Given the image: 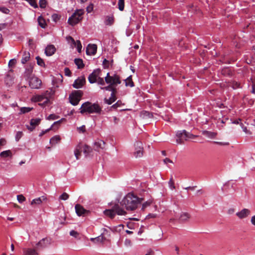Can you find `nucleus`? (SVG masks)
Instances as JSON below:
<instances>
[{"label": "nucleus", "instance_id": "f257e3e1", "mask_svg": "<svg viewBox=\"0 0 255 255\" xmlns=\"http://www.w3.org/2000/svg\"><path fill=\"white\" fill-rule=\"evenodd\" d=\"M142 198H139L132 193H128L120 202V205L125 207L126 210L133 211L135 210L138 204L141 203Z\"/></svg>", "mask_w": 255, "mask_h": 255}, {"label": "nucleus", "instance_id": "f03ea898", "mask_svg": "<svg viewBox=\"0 0 255 255\" xmlns=\"http://www.w3.org/2000/svg\"><path fill=\"white\" fill-rule=\"evenodd\" d=\"M80 110L81 114H84L85 112H88L90 114H100L102 111V108L99 104L97 103L92 104L89 102L83 103L81 107Z\"/></svg>", "mask_w": 255, "mask_h": 255}, {"label": "nucleus", "instance_id": "7ed1b4c3", "mask_svg": "<svg viewBox=\"0 0 255 255\" xmlns=\"http://www.w3.org/2000/svg\"><path fill=\"white\" fill-rule=\"evenodd\" d=\"M104 213L107 216L111 218H114L116 214L118 215H126V211L123 208L121 207L119 204H116L113 206L112 209L105 210Z\"/></svg>", "mask_w": 255, "mask_h": 255}, {"label": "nucleus", "instance_id": "20e7f679", "mask_svg": "<svg viewBox=\"0 0 255 255\" xmlns=\"http://www.w3.org/2000/svg\"><path fill=\"white\" fill-rule=\"evenodd\" d=\"M176 135L177 137L176 142L179 144L183 143L184 140L194 139L196 137V135L187 132L185 130L178 131Z\"/></svg>", "mask_w": 255, "mask_h": 255}, {"label": "nucleus", "instance_id": "39448f33", "mask_svg": "<svg viewBox=\"0 0 255 255\" xmlns=\"http://www.w3.org/2000/svg\"><path fill=\"white\" fill-rule=\"evenodd\" d=\"M84 10L83 9H77L68 20V22L71 25H75L83 19Z\"/></svg>", "mask_w": 255, "mask_h": 255}, {"label": "nucleus", "instance_id": "423d86ee", "mask_svg": "<svg viewBox=\"0 0 255 255\" xmlns=\"http://www.w3.org/2000/svg\"><path fill=\"white\" fill-rule=\"evenodd\" d=\"M83 95V91L81 90L74 91L69 97L70 103L73 106L77 105Z\"/></svg>", "mask_w": 255, "mask_h": 255}, {"label": "nucleus", "instance_id": "0eeeda50", "mask_svg": "<svg viewBox=\"0 0 255 255\" xmlns=\"http://www.w3.org/2000/svg\"><path fill=\"white\" fill-rule=\"evenodd\" d=\"M105 81L107 84L113 86H117L121 83L119 76L116 74L110 76L109 73H107Z\"/></svg>", "mask_w": 255, "mask_h": 255}, {"label": "nucleus", "instance_id": "6e6552de", "mask_svg": "<svg viewBox=\"0 0 255 255\" xmlns=\"http://www.w3.org/2000/svg\"><path fill=\"white\" fill-rule=\"evenodd\" d=\"M55 90L53 88H49L42 94L45 98V101L42 104H39V105L42 106L48 104L49 102L50 99H51L55 94Z\"/></svg>", "mask_w": 255, "mask_h": 255}, {"label": "nucleus", "instance_id": "1a4fd4ad", "mask_svg": "<svg viewBox=\"0 0 255 255\" xmlns=\"http://www.w3.org/2000/svg\"><path fill=\"white\" fill-rule=\"evenodd\" d=\"M42 82L41 80L35 76H32L29 79V85L32 89H39Z\"/></svg>", "mask_w": 255, "mask_h": 255}, {"label": "nucleus", "instance_id": "9d476101", "mask_svg": "<svg viewBox=\"0 0 255 255\" xmlns=\"http://www.w3.org/2000/svg\"><path fill=\"white\" fill-rule=\"evenodd\" d=\"M101 72V71L100 69L94 70L88 77L89 82L91 84L96 82L98 77H100Z\"/></svg>", "mask_w": 255, "mask_h": 255}, {"label": "nucleus", "instance_id": "9b49d317", "mask_svg": "<svg viewBox=\"0 0 255 255\" xmlns=\"http://www.w3.org/2000/svg\"><path fill=\"white\" fill-rule=\"evenodd\" d=\"M135 151L134 153L135 157H140L143 155L142 143L140 141H137L134 143Z\"/></svg>", "mask_w": 255, "mask_h": 255}, {"label": "nucleus", "instance_id": "f8f14e48", "mask_svg": "<svg viewBox=\"0 0 255 255\" xmlns=\"http://www.w3.org/2000/svg\"><path fill=\"white\" fill-rule=\"evenodd\" d=\"M94 148L98 152L105 150L106 149V143L102 140L98 139L94 142Z\"/></svg>", "mask_w": 255, "mask_h": 255}, {"label": "nucleus", "instance_id": "ddd939ff", "mask_svg": "<svg viewBox=\"0 0 255 255\" xmlns=\"http://www.w3.org/2000/svg\"><path fill=\"white\" fill-rule=\"evenodd\" d=\"M51 244V240L48 238H43L36 244V247L39 249H42L48 247Z\"/></svg>", "mask_w": 255, "mask_h": 255}, {"label": "nucleus", "instance_id": "4468645a", "mask_svg": "<svg viewBox=\"0 0 255 255\" xmlns=\"http://www.w3.org/2000/svg\"><path fill=\"white\" fill-rule=\"evenodd\" d=\"M86 82L85 78L83 76L78 77L75 80L72 86L74 88L79 89L82 88Z\"/></svg>", "mask_w": 255, "mask_h": 255}, {"label": "nucleus", "instance_id": "2eb2a0df", "mask_svg": "<svg viewBox=\"0 0 255 255\" xmlns=\"http://www.w3.org/2000/svg\"><path fill=\"white\" fill-rule=\"evenodd\" d=\"M75 211L78 216H85L89 213V211L85 209L80 204H76L75 206Z\"/></svg>", "mask_w": 255, "mask_h": 255}, {"label": "nucleus", "instance_id": "dca6fc26", "mask_svg": "<svg viewBox=\"0 0 255 255\" xmlns=\"http://www.w3.org/2000/svg\"><path fill=\"white\" fill-rule=\"evenodd\" d=\"M97 46L94 44H89L86 49V53L89 55H94L97 52Z\"/></svg>", "mask_w": 255, "mask_h": 255}, {"label": "nucleus", "instance_id": "f3484780", "mask_svg": "<svg viewBox=\"0 0 255 255\" xmlns=\"http://www.w3.org/2000/svg\"><path fill=\"white\" fill-rule=\"evenodd\" d=\"M47 201V197L46 196L43 195L38 198L33 199L31 202V205H39L43 202Z\"/></svg>", "mask_w": 255, "mask_h": 255}, {"label": "nucleus", "instance_id": "a211bd4d", "mask_svg": "<svg viewBox=\"0 0 255 255\" xmlns=\"http://www.w3.org/2000/svg\"><path fill=\"white\" fill-rule=\"evenodd\" d=\"M251 213V211L248 209H243L240 212L236 213V215L240 219H244L247 217Z\"/></svg>", "mask_w": 255, "mask_h": 255}, {"label": "nucleus", "instance_id": "6ab92c4d", "mask_svg": "<svg viewBox=\"0 0 255 255\" xmlns=\"http://www.w3.org/2000/svg\"><path fill=\"white\" fill-rule=\"evenodd\" d=\"M41 121V119L39 118L36 119H32L30 121V126H27V128L30 130L32 131L35 128V127L38 125Z\"/></svg>", "mask_w": 255, "mask_h": 255}, {"label": "nucleus", "instance_id": "aec40b11", "mask_svg": "<svg viewBox=\"0 0 255 255\" xmlns=\"http://www.w3.org/2000/svg\"><path fill=\"white\" fill-rule=\"evenodd\" d=\"M104 233H102L101 235L96 238H92L90 239V241L95 244H98L99 243H103L106 240V238L103 236Z\"/></svg>", "mask_w": 255, "mask_h": 255}, {"label": "nucleus", "instance_id": "412c9836", "mask_svg": "<svg viewBox=\"0 0 255 255\" xmlns=\"http://www.w3.org/2000/svg\"><path fill=\"white\" fill-rule=\"evenodd\" d=\"M23 255H38V253L35 249L27 248L23 250Z\"/></svg>", "mask_w": 255, "mask_h": 255}, {"label": "nucleus", "instance_id": "4be33fe9", "mask_svg": "<svg viewBox=\"0 0 255 255\" xmlns=\"http://www.w3.org/2000/svg\"><path fill=\"white\" fill-rule=\"evenodd\" d=\"M55 50V47L53 45H50L46 47L45 53L47 56H51L54 53Z\"/></svg>", "mask_w": 255, "mask_h": 255}, {"label": "nucleus", "instance_id": "5701e85b", "mask_svg": "<svg viewBox=\"0 0 255 255\" xmlns=\"http://www.w3.org/2000/svg\"><path fill=\"white\" fill-rule=\"evenodd\" d=\"M82 150V144H79L74 150V155L77 160L80 158L81 152Z\"/></svg>", "mask_w": 255, "mask_h": 255}, {"label": "nucleus", "instance_id": "b1692460", "mask_svg": "<svg viewBox=\"0 0 255 255\" xmlns=\"http://www.w3.org/2000/svg\"><path fill=\"white\" fill-rule=\"evenodd\" d=\"M115 92L113 91L112 92L111 97L109 99H105L104 101L105 103L108 104V105H111L113 103H114L116 100V97L115 95Z\"/></svg>", "mask_w": 255, "mask_h": 255}, {"label": "nucleus", "instance_id": "393cba45", "mask_svg": "<svg viewBox=\"0 0 255 255\" xmlns=\"http://www.w3.org/2000/svg\"><path fill=\"white\" fill-rule=\"evenodd\" d=\"M202 133L204 136L211 139L214 138L217 135V133L216 132L207 130H203L202 131Z\"/></svg>", "mask_w": 255, "mask_h": 255}, {"label": "nucleus", "instance_id": "a878e982", "mask_svg": "<svg viewBox=\"0 0 255 255\" xmlns=\"http://www.w3.org/2000/svg\"><path fill=\"white\" fill-rule=\"evenodd\" d=\"M31 100L34 102H42L43 100L45 101V98L43 96V94L41 95H36L32 97Z\"/></svg>", "mask_w": 255, "mask_h": 255}, {"label": "nucleus", "instance_id": "bb28decb", "mask_svg": "<svg viewBox=\"0 0 255 255\" xmlns=\"http://www.w3.org/2000/svg\"><path fill=\"white\" fill-rule=\"evenodd\" d=\"M4 82L7 85L9 86L14 83V79L12 76L8 74L5 78Z\"/></svg>", "mask_w": 255, "mask_h": 255}, {"label": "nucleus", "instance_id": "cd10ccee", "mask_svg": "<svg viewBox=\"0 0 255 255\" xmlns=\"http://www.w3.org/2000/svg\"><path fill=\"white\" fill-rule=\"evenodd\" d=\"M82 150L86 157H87L92 151L91 147L86 144L82 145Z\"/></svg>", "mask_w": 255, "mask_h": 255}, {"label": "nucleus", "instance_id": "c85d7f7f", "mask_svg": "<svg viewBox=\"0 0 255 255\" xmlns=\"http://www.w3.org/2000/svg\"><path fill=\"white\" fill-rule=\"evenodd\" d=\"M114 22V17L113 15H108L106 17L105 24L107 25H111Z\"/></svg>", "mask_w": 255, "mask_h": 255}, {"label": "nucleus", "instance_id": "c756f323", "mask_svg": "<svg viewBox=\"0 0 255 255\" xmlns=\"http://www.w3.org/2000/svg\"><path fill=\"white\" fill-rule=\"evenodd\" d=\"M74 62L79 69H82L84 66L83 60L81 59L76 58L74 60Z\"/></svg>", "mask_w": 255, "mask_h": 255}, {"label": "nucleus", "instance_id": "7c9ffc66", "mask_svg": "<svg viewBox=\"0 0 255 255\" xmlns=\"http://www.w3.org/2000/svg\"><path fill=\"white\" fill-rule=\"evenodd\" d=\"M30 58V54L29 52H24L21 59V63L24 64L27 62Z\"/></svg>", "mask_w": 255, "mask_h": 255}, {"label": "nucleus", "instance_id": "2f4dec72", "mask_svg": "<svg viewBox=\"0 0 255 255\" xmlns=\"http://www.w3.org/2000/svg\"><path fill=\"white\" fill-rule=\"evenodd\" d=\"M61 139L59 135H55L50 139V143L52 144L57 143Z\"/></svg>", "mask_w": 255, "mask_h": 255}, {"label": "nucleus", "instance_id": "473e14b6", "mask_svg": "<svg viewBox=\"0 0 255 255\" xmlns=\"http://www.w3.org/2000/svg\"><path fill=\"white\" fill-rule=\"evenodd\" d=\"M126 86L132 87L134 86L133 82L131 79V76H129L125 80Z\"/></svg>", "mask_w": 255, "mask_h": 255}, {"label": "nucleus", "instance_id": "72a5a7b5", "mask_svg": "<svg viewBox=\"0 0 255 255\" xmlns=\"http://www.w3.org/2000/svg\"><path fill=\"white\" fill-rule=\"evenodd\" d=\"M0 156L2 157H11L12 153L10 150H5L0 153Z\"/></svg>", "mask_w": 255, "mask_h": 255}, {"label": "nucleus", "instance_id": "f704fd0d", "mask_svg": "<svg viewBox=\"0 0 255 255\" xmlns=\"http://www.w3.org/2000/svg\"><path fill=\"white\" fill-rule=\"evenodd\" d=\"M66 40L68 42V43L72 47L76 46V41H75V40L70 36H68L66 37Z\"/></svg>", "mask_w": 255, "mask_h": 255}, {"label": "nucleus", "instance_id": "c9c22d12", "mask_svg": "<svg viewBox=\"0 0 255 255\" xmlns=\"http://www.w3.org/2000/svg\"><path fill=\"white\" fill-rule=\"evenodd\" d=\"M189 218V215L188 213H183L181 214L180 220L181 221H186Z\"/></svg>", "mask_w": 255, "mask_h": 255}, {"label": "nucleus", "instance_id": "e433bc0d", "mask_svg": "<svg viewBox=\"0 0 255 255\" xmlns=\"http://www.w3.org/2000/svg\"><path fill=\"white\" fill-rule=\"evenodd\" d=\"M38 21L39 25L42 27V28H45L46 26V23L44 20V19L41 17V16L39 17L38 18Z\"/></svg>", "mask_w": 255, "mask_h": 255}, {"label": "nucleus", "instance_id": "4c0bfd02", "mask_svg": "<svg viewBox=\"0 0 255 255\" xmlns=\"http://www.w3.org/2000/svg\"><path fill=\"white\" fill-rule=\"evenodd\" d=\"M125 2L124 0H119L118 1V8L120 10L123 11L124 9Z\"/></svg>", "mask_w": 255, "mask_h": 255}, {"label": "nucleus", "instance_id": "58836bf2", "mask_svg": "<svg viewBox=\"0 0 255 255\" xmlns=\"http://www.w3.org/2000/svg\"><path fill=\"white\" fill-rule=\"evenodd\" d=\"M113 85H111L109 84V86L105 87H101V88L102 89H104L106 91H111L112 92L113 91L116 92V89L113 88L112 87Z\"/></svg>", "mask_w": 255, "mask_h": 255}, {"label": "nucleus", "instance_id": "ea45409f", "mask_svg": "<svg viewBox=\"0 0 255 255\" xmlns=\"http://www.w3.org/2000/svg\"><path fill=\"white\" fill-rule=\"evenodd\" d=\"M36 59L37 60V63L38 65H39L41 67L44 66V65H45L44 62L41 58H40L39 57L37 56V57H36Z\"/></svg>", "mask_w": 255, "mask_h": 255}, {"label": "nucleus", "instance_id": "a19ab883", "mask_svg": "<svg viewBox=\"0 0 255 255\" xmlns=\"http://www.w3.org/2000/svg\"><path fill=\"white\" fill-rule=\"evenodd\" d=\"M76 43V45L75 47H77V51L78 52H81L82 47L81 42L79 40H77Z\"/></svg>", "mask_w": 255, "mask_h": 255}, {"label": "nucleus", "instance_id": "79ce46f5", "mask_svg": "<svg viewBox=\"0 0 255 255\" xmlns=\"http://www.w3.org/2000/svg\"><path fill=\"white\" fill-rule=\"evenodd\" d=\"M17 199L19 203H21L25 200V198L22 195H18Z\"/></svg>", "mask_w": 255, "mask_h": 255}, {"label": "nucleus", "instance_id": "37998d69", "mask_svg": "<svg viewBox=\"0 0 255 255\" xmlns=\"http://www.w3.org/2000/svg\"><path fill=\"white\" fill-rule=\"evenodd\" d=\"M23 135V133L22 131H17L16 133V135H15V140L16 141H18L20 138L22 137Z\"/></svg>", "mask_w": 255, "mask_h": 255}, {"label": "nucleus", "instance_id": "c03bdc74", "mask_svg": "<svg viewBox=\"0 0 255 255\" xmlns=\"http://www.w3.org/2000/svg\"><path fill=\"white\" fill-rule=\"evenodd\" d=\"M69 198V195L64 192L59 197V199L63 200H66Z\"/></svg>", "mask_w": 255, "mask_h": 255}, {"label": "nucleus", "instance_id": "a18cd8bd", "mask_svg": "<svg viewBox=\"0 0 255 255\" xmlns=\"http://www.w3.org/2000/svg\"><path fill=\"white\" fill-rule=\"evenodd\" d=\"M32 108H26V107H23L21 108L20 109V112L21 113H26L30 112Z\"/></svg>", "mask_w": 255, "mask_h": 255}, {"label": "nucleus", "instance_id": "49530a36", "mask_svg": "<svg viewBox=\"0 0 255 255\" xmlns=\"http://www.w3.org/2000/svg\"><path fill=\"white\" fill-rule=\"evenodd\" d=\"M168 185H169V188L171 189V190H173L174 189H175V186H174V182L172 180V178H171L168 182Z\"/></svg>", "mask_w": 255, "mask_h": 255}, {"label": "nucleus", "instance_id": "de8ad7c7", "mask_svg": "<svg viewBox=\"0 0 255 255\" xmlns=\"http://www.w3.org/2000/svg\"><path fill=\"white\" fill-rule=\"evenodd\" d=\"M60 19V16L56 13L52 15V20L54 22H57Z\"/></svg>", "mask_w": 255, "mask_h": 255}, {"label": "nucleus", "instance_id": "09e8293b", "mask_svg": "<svg viewBox=\"0 0 255 255\" xmlns=\"http://www.w3.org/2000/svg\"><path fill=\"white\" fill-rule=\"evenodd\" d=\"M39 6L41 8H45L46 6V0H39Z\"/></svg>", "mask_w": 255, "mask_h": 255}, {"label": "nucleus", "instance_id": "8fccbe9b", "mask_svg": "<svg viewBox=\"0 0 255 255\" xmlns=\"http://www.w3.org/2000/svg\"><path fill=\"white\" fill-rule=\"evenodd\" d=\"M77 130L79 132H82V133H84L86 131V128H85V126L84 125H83L81 127H78L77 128Z\"/></svg>", "mask_w": 255, "mask_h": 255}, {"label": "nucleus", "instance_id": "3c124183", "mask_svg": "<svg viewBox=\"0 0 255 255\" xmlns=\"http://www.w3.org/2000/svg\"><path fill=\"white\" fill-rule=\"evenodd\" d=\"M94 5L93 4L90 3L86 8V11L88 13H90L93 10Z\"/></svg>", "mask_w": 255, "mask_h": 255}, {"label": "nucleus", "instance_id": "603ef678", "mask_svg": "<svg viewBox=\"0 0 255 255\" xmlns=\"http://www.w3.org/2000/svg\"><path fill=\"white\" fill-rule=\"evenodd\" d=\"M151 203H152V201L150 200H149L146 201L145 202H144V203H143L142 209H144L146 207L149 206Z\"/></svg>", "mask_w": 255, "mask_h": 255}, {"label": "nucleus", "instance_id": "864d4df0", "mask_svg": "<svg viewBox=\"0 0 255 255\" xmlns=\"http://www.w3.org/2000/svg\"><path fill=\"white\" fill-rule=\"evenodd\" d=\"M97 82H98V84L101 85H105V81L103 78L101 77H98Z\"/></svg>", "mask_w": 255, "mask_h": 255}, {"label": "nucleus", "instance_id": "5fc2aeb1", "mask_svg": "<svg viewBox=\"0 0 255 255\" xmlns=\"http://www.w3.org/2000/svg\"><path fill=\"white\" fill-rule=\"evenodd\" d=\"M125 245L127 247H130L132 245L131 242L129 239H126L125 241Z\"/></svg>", "mask_w": 255, "mask_h": 255}, {"label": "nucleus", "instance_id": "6e6d98bb", "mask_svg": "<svg viewBox=\"0 0 255 255\" xmlns=\"http://www.w3.org/2000/svg\"><path fill=\"white\" fill-rule=\"evenodd\" d=\"M214 143L222 146H226L229 144V143L228 142L214 141Z\"/></svg>", "mask_w": 255, "mask_h": 255}, {"label": "nucleus", "instance_id": "4d7b16f0", "mask_svg": "<svg viewBox=\"0 0 255 255\" xmlns=\"http://www.w3.org/2000/svg\"><path fill=\"white\" fill-rule=\"evenodd\" d=\"M58 118V117L56 116L55 115L51 114L48 117L47 119L49 120H54L57 119Z\"/></svg>", "mask_w": 255, "mask_h": 255}, {"label": "nucleus", "instance_id": "13d9d810", "mask_svg": "<svg viewBox=\"0 0 255 255\" xmlns=\"http://www.w3.org/2000/svg\"><path fill=\"white\" fill-rule=\"evenodd\" d=\"M0 11L6 14L8 13L9 12V10L5 7H0Z\"/></svg>", "mask_w": 255, "mask_h": 255}, {"label": "nucleus", "instance_id": "bf43d9fd", "mask_svg": "<svg viewBox=\"0 0 255 255\" xmlns=\"http://www.w3.org/2000/svg\"><path fill=\"white\" fill-rule=\"evenodd\" d=\"M61 121H62V119L58 121L54 122V124L51 126V127L49 128L46 129L45 130H44V132L46 133L47 132L49 131L52 128V127L54 125L60 124L61 122Z\"/></svg>", "mask_w": 255, "mask_h": 255}, {"label": "nucleus", "instance_id": "052dcab7", "mask_svg": "<svg viewBox=\"0 0 255 255\" xmlns=\"http://www.w3.org/2000/svg\"><path fill=\"white\" fill-rule=\"evenodd\" d=\"M16 64V60L14 59H12L9 60L8 62V66H12Z\"/></svg>", "mask_w": 255, "mask_h": 255}, {"label": "nucleus", "instance_id": "680f3d73", "mask_svg": "<svg viewBox=\"0 0 255 255\" xmlns=\"http://www.w3.org/2000/svg\"><path fill=\"white\" fill-rule=\"evenodd\" d=\"M65 74L66 76H69L71 75V71L68 68H65L64 69Z\"/></svg>", "mask_w": 255, "mask_h": 255}, {"label": "nucleus", "instance_id": "e2e57ef3", "mask_svg": "<svg viewBox=\"0 0 255 255\" xmlns=\"http://www.w3.org/2000/svg\"><path fill=\"white\" fill-rule=\"evenodd\" d=\"M70 235L71 236H73V237H74L76 238L77 235H78V233L77 232H76V231H75L74 230H72V231H70Z\"/></svg>", "mask_w": 255, "mask_h": 255}, {"label": "nucleus", "instance_id": "0e129e2a", "mask_svg": "<svg viewBox=\"0 0 255 255\" xmlns=\"http://www.w3.org/2000/svg\"><path fill=\"white\" fill-rule=\"evenodd\" d=\"M240 87V84L238 82H235L233 84V89H237Z\"/></svg>", "mask_w": 255, "mask_h": 255}, {"label": "nucleus", "instance_id": "69168bd1", "mask_svg": "<svg viewBox=\"0 0 255 255\" xmlns=\"http://www.w3.org/2000/svg\"><path fill=\"white\" fill-rule=\"evenodd\" d=\"M6 142V141L4 138L0 139V146L5 145Z\"/></svg>", "mask_w": 255, "mask_h": 255}, {"label": "nucleus", "instance_id": "338daca9", "mask_svg": "<svg viewBox=\"0 0 255 255\" xmlns=\"http://www.w3.org/2000/svg\"><path fill=\"white\" fill-rule=\"evenodd\" d=\"M163 162L165 164H167L168 163H173L172 161L168 158H166L163 160Z\"/></svg>", "mask_w": 255, "mask_h": 255}, {"label": "nucleus", "instance_id": "774afa93", "mask_svg": "<svg viewBox=\"0 0 255 255\" xmlns=\"http://www.w3.org/2000/svg\"><path fill=\"white\" fill-rule=\"evenodd\" d=\"M251 222L253 225L255 226V215L252 217Z\"/></svg>", "mask_w": 255, "mask_h": 255}]
</instances>
